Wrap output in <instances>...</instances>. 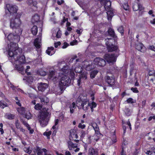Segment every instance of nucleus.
<instances>
[{
	"label": "nucleus",
	"mask_w": 155,
	"mask_h": 155,
	"mask_svg": "<svg viewBox=\"0 0 155 155\" xmlns=\"http://www.w3.org/2000/svg\"><path fill=\"white\" fill-rule=\"evenodd\" d=\"M140 4L138 3H135L133 5V9L134 11H137L139 9Z\"/></svg>",
	"instance_id": "obj_34"
},
{
	"label": "nucleus",
	"mask_w": 155,
	"mask_h": 155,
	"mask_svg": "<svg viewBox=\"0 0 155 155\" xmlns=\"http://www.w3.org/2000/svg\"><path fill=\"white\" fill-rule=\"evenodd\" d=\"M42 108V105L38 103L36 104L34 107L35 109L37 110H40Z\"/></svg>",
	"instance_id": "obj_40"
},
{
	"label": "nucleus",
	"mask_w": 155,
	"mask_h": 155,
	"mask_svg": "<svg viewBox=\"0 0 155 155\" xmlns=\"http://www.w3.org/2000/svg\"><path fill=\"white\" fill-rule=\"evenodd\" d=\"M68 46V44L66 42H64V45L62 46V48H66Z\"/></svg>",
	"instance_id": "obj_54"
},
{
	"label": "nucleus",
	"mask_w": 155,
	"mask_h": 155,
	"mask_svg": "<svg viewBox=\"0 0 155 155\" xmlns=\"http://www.w3.org/2000/svg\"><path fill=\"white\" fill-rule=\"evenodd\" d=\"M20 53L18 52L17 54L14 56V59L15 61H18L20 63H24L25 62V57L23 55L20 56Z\"/></svg>",
	"instance_id": "obj_13"
},
{
	"label": "nucleus",
	"mask_w": 155,
	"mask_h": 155,
	"mask_svg": "<svg viewBox=\"0 0 155 155\" xmlns=\"http://www.w3.org/2000/svg\"><path fill=\"white\" fill-rule=\"evenodd\" d=\"M105 80L108 84L110 86L114 85L115 84V80L114 78L113 77H110L108 76H106L105 77Z\"/></svg>",
	"instance_id": "obj_15"
},
{
	"label": "nucleus",
	"mask_w": 155,
	"mask_h": 155,
	"mask_svg": "<svg viewBox=\"0 0 155 155\" xmlns=\"http://www.w3.org/2000/svg\"><path fill=\"white\" fill-rule=\"evenodd\" d=\"M65 155H71V154L69 151L67 150L65 152Z\"/></svg>",
	"instance_id": "obj_63"
},
{
	"label": "nucleus",
	"mask_w": 155,
	"mask_h": 155,
	"mask_svg": "<svg viewBox=\"0 0 155 155\" xmlns=\"http://www.w3.org/2000/svg\"><path fill=\"white\" fill-rule=\"evenodd\" d=\"M111 139L113 143H114L116 142V136L115 134H113L112 137H111Z\"/></svg>",
	"instance_id": "obj_44"
},
{
	"label": "nucleus",
	"mask_w": 155,
	"mask_h": 155,
	"mask_svg": "<svg viewBox=\"0 0 155 155\" xmlns=\"http://www.w3.org/2000/svg\"><path fill=\"white\" fill-rule=\"evenodd\" d=\"M149 48L151 50L155 51V47H154V46L153 45L150 46L149 47Z\"/></svg>",
	"instance_id": "obj_59"
},
{
	"label": "nucleus",
	"mask_w": 155,
	"mask_h": 155,
	"mask_svg": "<svg viewBox=\"0 0 155 155\" xmlns=\"http://www.w3.org/2000/svg\"><path fill=\"white\" fill-rule=\"evenodd\" d=\"M107 18L108 20H110L112 17L114 15L113 12L111 11H109L107 12Z\"/></svg>",
	"instance_id": "obj_33"
},
{
	"label": "nucleus",
	"mask_w": 155,
	"mask_h": 155,
	"mask_svg": "<svg viewBox=\"0 0 155 155\" xmlns=\"http://www.w3.org/2000/svg\"><path fill=\"white\" fill-rule=\"evenodd\" d=\"M108 33L109 35L114 38H117V36L115 35L114 30L111 28H109L108 31Z\"/></svg>",
	"instance_id": "obj_20"
},
{
	"label": "nucleus",
	"mask_w": 155,
	"mask_h": 155,
	"mask_svg": "<svg viewBox=\"0 0 155 155\" xmlns=\"http://www.w3.org/2000/svg\"><path fill=\"white\" fill-rule=\"evenodd\" d=\"M6 116L7 118L10 120L14 119L15 117V115L12 114H7Z\"/></svg>",
	"instance_id": "obj_36"
},
{
	"label": "nucleus",
	"mask_w": 155,
	"mask_h": 155,
	"mask_svg": "<svg viewBox=\"0 0 155 155\" xmlns=\"http://www.w3.org/2000/svg\"><path fill=\"white\" fill-rule=\"evenodd\" d=\"M107 48L108 50L110 52L117 51L118 49V47L114 45L110 46H108V47Z\"/></svg>",
	"instance_id": "obj_21"
},
{
	"label": "nucleus",
	"mask_w": 155,
	"mask_h": 155,
	"mask_svg": "<svg viewBox=\"0 0 155 155\" xmlns=\"http://www.w3.org/2000/svg\"><path fill=\"white\" fill-rule=\"evenodd\" d=\"M18 45L16 44H13L10 46L9 50L8 55L10 57H13L14 59V56L17 54L18 53Z\"/></svg>",
	"instance_id": "obj_5"
},
{
	"label": "nucleus",
	"mask_w": 155,
	"mask_h": 155,
	"mask_svg": "<svg viewBox=\"0 0 155 155\" xmlns=\"http://www.w3.org/2000/svg\"><path fill=\"white\" fill-rule=\"evenodd\" d=\"M48 87L47 84L40 83L38 84V90L41 91H44Z\"/></svg>",
	"instance_id": "obj_18"
},
{
	"label": "nucleus",
	"mask_w": 155,
	"mask_h": 155,
	"mask_svg": "<svg viewBox=\"0 0 155 155\" xmlns=\"http://www.w3.org/2000/svg\"><path fill=\"white\" fill-rule=\"evenodd\" d=\"M135 48L136 49L142 52H144L146 50V47L141 43H136L135 44Z\"/></svg>",
	"instance_id": "obj_14"
},
{
	"label": "nucleus",
	"mask_w": 155,
	"mask_h": 155,
	"mask_svg": "<svg viewBox=\"0 0 155 155\" xmlns=\"http://www.w3.org/2000/svg\"><path fill=\"white\" fill-rule=\"evenodd\" d=\"M91 124V126L92 127L95 131V134L94 135V137L95 136L97 137L96 138H94V139H95L96 141H97L101 135L99 127L97 124L96 123H92Z\"/></svg>",
	"instance_id": "obj_6"
},
{
	"label": "nucleus",
	"mask_w": 155,
	"mask_h": 155,
	"mask_svg": "<svg viewBox=\"0 0 155 155\" xmlns=\"http://www.w3.org/2000/svg\"><path fill=\"white\" fill-rule=\"evenodd\" d=\"M117 56L113 54H106L104 56V58L109 63H113L116 60Z\"/></svg>",
	"instance_id": "obj_7"
},
{
	"label": "nucleus",
	"mask_w": 155,
	"mask_h": 155,
	"mask_svg": "<svg viewBox=\"0 0 155 155\" xmlns=\"http://www.w3.org/2000/svg\"><path fill=\"white\" fill-rule=\"evenodd\" d=\"M21 15L20 13H17L15 16L10 18V27L12 29H16L19 27L21 21L20 17Z\"/></svg>",
	"instance_id": "obj_2"
},
{
	"label": "nucleus",
	"mask_w": 155,
	"mask_h": 155,
	"mask_svg": "<svg viewBox=\"0 0 155 155\" xmlns=\"http://www.w3.org/2000/svg\"><path fill=\"white\" fill-rule=\"evenodd\" d=\"M69 139L70 140H73L74 138L77 139L78 138L76 130L74 129H71L70 130Z\"/></svg>",
	"instance_id": "obj_16"
},
{
	"label": "nucleus",
	"mask_w": 155,
	"mask_h": 155,
	"mask_svg": "<svg viewBox=\"0 0 155 155\" xmlns=\"http://www.w3.org/2000/svg\"><path fill=\"white\" fill-rule=\"evenodd\" d=\"M36 151L37 152V153L38 155H43V152H44L45 153L47 151V150L45 148L41 149L38 147L36 148Z\"/></svg>",
	"instance_id": "obj_23"
},
{
	"label": "nucleus",
	"mask_w": 155,
	"mask_h": 155,
	"mask_svg": "<svg viewBox=\"0 0 155 155\" xmlns=\"http://www.w3.org/2000/svg\"><path fill=\"white\" fill-rule=\"evenodd\" d=\"M150 23L153 24H155V18L153 19V20L150 21Z\"/></svg>",
	"instance_id": "obj_64"
},
{
	"label": "nucleus",
	"mask_w": 155,
	"mask_h": 155,
	"mask_svg": "<svg viewBox=\"0 0 155 155\" xmlns=\"http://www.w3.org/2000/svg\"><path fill=\"white\" fill-rule=\"evenodd\" d=\"M78 127L81 128H84L85 127V125L84 124L82 125L81 123H80L79 124Z\"/></svg>",
	"instance_id": "obj_56"
},
{
	"label": "nucleus",
	"mask_w": 155,
	"mask_h": 155,
	"mask_svg": "<svg viewBox=\"0 0 155 155\" xmlns=\"http://www.w3.org/2000/svg\"><path fill=\"white\" fill-rule=\"evenodd\" d=\"M83 67L87 71H90L94 68V65L91 62L84 61L83 63Z\"/></svg>",
	"instance_id": "obj_8"
},
{
	"label": "nucleus",
	"mask_w": 155,
	"mask_h": 155,
	"mask_svg": "<svg viewBox=\"0 0 155 155\" xmlns=\"http://www.w3.org/2000/svg\"><path fill=\"white\" fill-rule=\"evenodd\" d=\"M42 104L47 103L49 101V99L46 97L44 96L40 98Z\"/></svg>",
	"instance_id": "obj_30"
},
{
	"label": "nucleus",
	"mask_w": 155,
	"mask_h": 155,
	"mask_svg": "<svg viewBox=\"0 0 155 155\" xmlns=\"http://www.w3.org/2000/svg\"><path fill=\"white\" fill-rule=\"evenodd\" d=\"M64 1L63 0H61V1L58 0L57 1V3L59 5H61V4L63 3Z\"/></svg>",
	"instance_id": "obj_55"
},
{
	"label": "nucleus",
	"mask_w": 155,
	"mask_h": 155,
	"mask_svg": "<svg viewBox=\"0 0 155 155\" xmlns=\"http://www.w3.org/2000/svg\"><path fill=\"white\" fill-rule=\"evenodd\" d=\"M69 108H70V111L71 113H73L74 111V110L73 108H72L71 106H69Z\"/></svg>",
	"instance_id": "obj_62"
},
{
	"label": "nucleus",
	"mask_w": 155,
	"mask_h": 155,
	"mask_svg": "<svg viewBox=\"0 0 155 155\" xmlns=\"http://www.w3.org/2000/svg\"><path fill=\"white\" fill-rule=\"evenodd\" d=\"M31 114L30 112L27 113L25 114V117L28 119L31 118Z\"/></svg>",
	"instance_id": "obj_45"
},
{
	"label": "nucleus",
	"mask_w": 155,
	"mask_h": 155,
	"mask_svg": "<svg viewBox=\"0 0 155 155\" xmlns=\"http://www.w3.org/2000/svg\"><path fill=\"white\" fill-rule=\"evenodd\" d=\"M41 37L37 38L35 40L34 45L35 46L38 48H40L41 47Z\"/></svg>",
	"instance_id": "obj_19"
},
{
	"label": "nucleus",
	"mask_w": 155,
	"mask_h": 155,
	"mask_svg": "<svg viewBox=\"0 0 155 155\" xmlns=\"http://www.w3.org/2000/svg\"><path fill=\"white\" fill-rule=\"evenodd\" d=\"M70 106H71L72 108H76V106L75 105V104L74 102H73L72 104Z\"/></svg>",
	"instance_id": "obj_60"
},
{
	"label": "nucleus",
	"mask_w": 155,
	"mask_h": 155,
	"mask_svg": "<svg viewBox=\"0 0 155 155\" xmlns=\"http://www.w3.org/2000/svg\"><path fill=\"white\" fill-rule=\"evenodd\" d=\"M16 69L17 70L19 71H20L22 72L23 71H24V68L21 65H16V67H15Z\"/></svg>",
	"instance_id": "obj_35"
},
{
	"label": "nucleus",
	"mask_w": 155,
	"mask_h": 155,
	"mask_svg": "<svg viewBox=\"0 0 155 155\" xmlns=\"http://www.w3.org/2000/svg\"><path fill=\"white\" fill-rule=\"evenodd\" d=\"M24 150L26 153L28 154H30L32 151V150H30L29 147H24Z\"/></svg>",
	"instance_id": "obj_41"
},
{
	"label": "nucleus",
	"mask_w": 155,
	"mask_h": 155,
	"mask_svg": "<svg viewBox=\"0 0 155 155\" xmlns=\"http://www.w3.org/2000/svg\"><path fill=\"white\" fill-rule=\"evenodd\" d=\"M127 101L128 103H130L131 104L134 103L133 99L131 98H129L127 100Z\"/></svg>",
	"instance_id": "obj_52"
},
{
	"label": "nucleus",
	"mask_w": 155,
	"mask_h": 155,
	"mask_svg": "<svg viewBox=\"0 0 155 155\" xmlns=\"http://www.w3.org/2000/svg\"><path fill=\"white\" fill-rule=\"evenodd\" d=\"M38 118L42 127H45L47 125L49 120L48 118V113L46 111L40 112Z\"/></svg>",
	"instance_id": "obj_3"
},
{
	"label": "nucleus",
	"mask_w": 155,
	"mask_h": 155,
	"mask_svg": "<svg viewBox=\"0 0 155 155\" xmlns=\"http://www.w3.org/2000/svg\"><path fill=\"white\" fill-rule=\"evenodd\" d=\"M5 11L7 10L11 15H15L17 14V12L18 9V7L15 5L12 4H8L6 5L5 6Z\"/></svg>",
	"instance_id": "obj_4"
},
{
	"label": "nucleus",
	"mask_w": 155,
	"mask_h": 155,
	"mask_svg": "<svg viewBox=\"0 0 155 155\" xmlns=\"http://www.w3.org/2000/svg\"><path fill=\"white\" fill-rule=\"evenodd\" d=\"M150 81H152V82L155 84V74L154 75L153 77L150 79Z\"/></svg>",
	"instance_id": "obj_58"
},
{
	"label": "nucleus",
	"mask_w": 155,
	"mask_h": 155,
	"mask_svg": "<svg viewBox=\"0 0 155 155\" xmlns=\"http://www.w3.org/2000/svg\"><path fill=\"white\" fill-rule=\"evenodd\" d=\"M7 106V104L3 101H0V107L2 108Z\"/></svg>",
	"instance_id": "obj_39"
},
{
	"label": "nucleus",
	"mask_w": 155,
	"mask_h": 155,
	"mask_svg": "<svg viewBox=\"0 0 155 155\" xmlns=\"http://www.w3.org/2000/svg\"><path fill=\"white\" fill-rule=\"evenodd\" d=\"M81 137L82 138L84 137L85 136V132L84 131H82L81 132Z\"/></svg>",
	"instance_id": "obj_61"
},
{
	"label": "nucleus",
	"mask_w": 155,
	"mask_h": 155,
	"mask_svg": "<svg viewBox=\"0 0 155 155\" xmlns=\"http://www.w3.org/2000/svg\"><path fill=\"white\" fill-rule=\"evenodd\" d=\"M81 102V105L83 109L84 110H87L91 106V104L89 103L87 99L84 100Z\"/></svg>",
	"instance_id": "obj_17"
},
{
	"label": "nucleus",
	"mask_w": 155,
	"mask_h": 155,
	"mask_svg": "<svg viewBox=\"0 0 155 155\" xmlns=\"http://www.w3.org/2000/svg\"><path fill=\"white\" fill-rule=\"evenodd\" d=\"M68 147L70 150H72V148H76L77 147L76 143H74L71 141H69L68 143Z\"/></svg>",
	"instance_id": "obj_22"
},
{
	"label": "nucleus",
	"mask_w": 155,
	"mask_h": 155,
	"mask_svg": "<svg viewBox=\"0 0 155 155\" xmlns=\"http://www.w3.org/2000/svg\"><path fill=\"white\" fill-rule=\"evenodd\" d=\"M92 105L91 107H92L93 108H95L96 107L97 104L96 103L94 102H93L91 103Z\"/></svg>",
	"instance_id": "obj_57"
},
{
	"label": "nucleus",
	"mask_w": 155,
	"mask_h": 155,
	"mask_svg": "<svg viewBox=\"0 0 155 155\" xmlns=\"http://www.w3.org/2000/svg\"><path fill=\"white\" fill-rule=\"evenodd\" d=\"M74 71L77 73H80L82 71V68L80 66H77L74 68Z\"/></svg>",
	"instance_id": "obj_37"
},
{
	"label": "nucleus",
	"mask_w": 155,
	"mask_h": 155,
	"mask_svg": "<svg viewBox=\"0 0 155 155\" xmlns=\"http://www.w3.org/2000/svg\"><path fill=\"white\" fill-rule=\"evenodd\" d=\"M105 41H106V45L107 46V47H108V46H110V45H113V44H112V42L114 41V40L113 38H107L106 39H105Z\"/></svg>",
	"instance_id": "obj_25"
},
{
	"label": "nucleus",
	"mask_w": 155,
	"mask_h": 155,
	"mask_svg": "<svg viewBox=\"0 0 155 155\" xmlns=\"http://www.w3.org/2000/svg\"><path fill=\"white\" fill-rule=\"evenodd\" d=\"M61 31L60 30H59L57 33V34L56 35V36L57 38H60L61 37Z\"/></svg>",
	"instance_id": "obj_50"
},
{
	"label": "nucleus",
	"mask_w": 155,
	"mask_h": 155,
	"mask_svg": "<svg viewBox=\"0 0 155 155\" xmlns=\"http://www.w3.org/2000/svg\"><path fill=\"white\" fill-rule=\"evenodd\" d=\"M28 3L31 6H34L37 8V2L35 0H28Z\"/></svg>",
	"instance_id": "obj_24"
},
{
	"label": "nucleus",
	"mask_w": 155,
	"mask_h": 155,
	"mask_svg": "<svg viewBox=\"0 0 155 155\" xmlns=\"http://www.w3.org/2000/svg\"><path fill=\"white\" fill-rule=\"evenodd\" d=\"M89 151L91 155H98V150L97 149L90 148L89 149Z\"/></svg>",
	"instance_id": "obj_26"
},
{
	"label": "nucleus",
	"mask_w": 155,
	"mask_h": 155,
	"mask_svg": "<svg viewBox=\"0 0 155 155\" xmlns=\"http://www.w3.org/2000/svg\"><path fill=\"white\" fill-rule=\"evenodd\" d=\"M118 31H119L121 34V35H123L124 34V28L123 26H121L120 27L117 29Z\"/></svg>",
	"instance_id": "obj_42"
},
{
	"label": "nucleus",
	"mask_w": 155,
	"mask_h": 155,
	"mask_svg": "<svg viewBox=\"0 0 155 155\" xmlns=\"http://www.w3.org/2000/svg\"><path fill=\"white\" fill-rule=\"evenodd\" d=\"M31 31L33 35H36L38 31L37 26H34L31 29Z\"/></svg>",
	"instance_id": "obj_31"
},
{
	"label": "nucleus",
	"mask_w": 155,
	"mask_h": 155,
	"mask_svg": "<svg viewBox=\"0 0 155 155\" xmlns=\"http://www.w3.org/2000/svg\"><path fill=\"white\" fill-rule=\"evenodd\" d=\"M54 48L53 47H48L46 50V53L48 55H51L54 53Z\"/></svg>",
	"instance_id": "obj_28"
},
{
	"label": "nucleus",
	"mask_w": 155,
	"mask_h": 155,
	"mask_svg": "<svg viewBox=\"0 0 155 155\" xmlns=\"http://www.w3.org/2000/svg\"><path fill=\"white\" fill-rule=\"evenodd\" d=\"M61 44L60 41H58L57 42L55 43L54 44V47L55 48H57L58 45H60Z\"/></svg>",
	"instance_id": "obj_53"
},
{
	"label": "nucleus",
	"mask_w": 155,
	"mask_h": 155,
	"mask_svg": "<svg viewBox=\"0 0 155 155\" xmlns=\"http://www.w3.org/2000/svg\"><path fill=\"white\" fill-rule=\"evenodd\" d=\"M15 126L17 129H19L20 128V124L18 119L16 120L15 121Z\"/></svg>",
	"instance_id": "obj_49"
},
{
	"label": "nucleus",
	"mask_w": 155,
	"mask_h": 155,
	"mask_svg": "<svg viewBox=\"0 0 155 155\" xmlns=\"http://www.w3.org/2000/svg\"><path fill=\"white\" fill-rule=\"evenodd\" d=\"M61 72L59 73V76L61 77V74L63 76H61V81L59 83V87L61 91H63L65 90V86H68L70 84L71 80L63 72Z\"/></svg>",
	"instance_id": "obj_1"
},
{
	"label": "nucleus",
	"mask_w": 155,
	"mask_h": 155,
	"mask_svg": "<svg viewBox=\"0 0 155 155\" xmlns=\"http://www.w3.org/2000/svg\"><path fill=\"white\" fill-rule=\"evenodd\" d=\"M18 111L21 114H23L25 112V109L23 107H21L18 109Z\"/></svg>",
	"instance_id": "obj_38"
},
{
	"label": "nucleus",
	"mask_w": 155,
	"mask_h": 155,
	"mask_svg": "<svg viewBox=\"0 0 155 155\" xmlns=\"http://www.w3.org/2000/svg\"><path fill=\"white\" fill-rule=\"evenodd\" d=\"M56 72L55 70H50L49 71L48 78L49 79L55 81L58 79V77L56 75Z\"/></svg>",
	"instance_id": "obj_9"
},
{
	"label": "nucleus",
	"mask_w": 155,
	"mask_h": 155,
	"mask_svg": "<svg viewBox=\"0 0 155 155\" xmlns=\"http://www.w3.org/2000/svg\"><path fill=\"white\" fill-rule=\"evenodd\" d=\"M98 71L97 70H94L91 72L90 75V77L91 78H94L95 76L98 73Z\"/></svg>",
	"instance_id": "obj_32"
},
{
	"label": "nucleus",
	"mask_w": 155,
	"mask_h": 155,
	"mask_svg": "<svg viewBox=\"0 0 155 155\" xmlns=\"http://www.w3.org/2000/svg\"><path fill=\"white\" fill-rule=\"evenodd\" d=\"M102 4L104 5V7L106 8H110L111 5V2L109 0H105L104 3H101Z\"/></svg>",
	"instance_id": "obj_27"
},
{
	"label": "nucleus",
	"mask_w": 155,
	"mask_h": 155,
	"mask_svg": "<svg viewBox=\"0 0 155 155\" xmlns=\"http://www.w3.org/2000/svg\"><path fill=\"white\" fill-rule=\"evenodd\" d=\"M87 72H84L82 73L79 76V78L78 80V84L80 86L81 84L84 81L83 80H86L87 79Z\"/></svg>",
	"instance_id": "obj_11"
},
{
	"label": "nucleus",
	"mask_w": 155,
	"mask_h": 155,
	"mask_svg": "<svg viewBox=\"0 0 155 155\" xmlns=\"http://www.w3.org/2000/svg\"><path fill=\"white\" fill-rule=\"evenodd\" d=\"M131 90L134 92L136 93H137L139 92L138 91L137 87H132Z\"/></svg>",
	"instance_id": "obj_51"
},
{
	"label": "nucleus",
	"mask_w": 155,
	"mask_h": 155,
	"mask_svg": "<svg viewBox=\"0 0 155 155\" xmlns=\"http://www.w3.org/2000/svg\"><path fill=\"white\" fill-rule=\"evenodd\" d=\"M94 62L95 64L101 66H104L106 64V62L104 59L99 58H95Z\"/></svg>",
	"instance_id": "obj_10"
},
{
	"label": "nucleus",
	"mask_w": 155,
	"mask_h": 155,
	"mask_svg": "<svg viewBox=\"0 0 155 155\" xmlns=\"http://www.w3.org/2000/svg\"><path fill=\"white\" fill-rule=\"evenodd\" d=\"M123 8L125 10H128L129 9V7L127 3H124L123 5Z\"/></svg>",
	"instance_id": "obj_47"
},
{
	"label": "nucleus",
	"mask_w": 155,
	"mask_h": 155,
	"mask_svg": "<svg viewBox=\"0 0 155 155\" xmlns=\"http://www.w3.org/2000/svg\"><path fill=\"white\" fill-rule=\"evenodd\" d=\"M39 74L41 76H45L46 75V72L42 70L39 71Z\"/></svg>",
	"instance_id": "obj_43"
},
{
	"label": "nucleus",
	"mask_w": 155,
	"mask_h": 155,
	"mask_svg": "<svg viewBox=\"0 0 155 155\" xmlns=\"http://www.w3.org/2000/svg\"><path fill=\"white\" fill-rule=\"evenodd\" d=\"M125 113L127 115L129 116L131 113V111L128 108H127L125 110Z\"/></svg>",
	"instance_id": "obj_48"
},
{
	"label": "nucleus",
	"mask_w": 155,
	"mask_h": 155,
	"mask_svg": "<svg viewBox=\"0 0 155 155\" xmlns=\"http://www.w3.org/2000/svg\"><path fill=\"white\" fill-rule=\"evenodd\" d=\"M68 66H66L61 68L60 71L63 72V73H64L65 74L67 73H69V74H70L72 78L74 77L75 74L73 70L71 69L68 70Z\"/></svg>",
	"instance_id": "obj_12"
},
{
	"label": "nucleus",
	"mask_w": 155,
	"mask_h": 155,
	"mask_svg": "<svg viewBox=\"0 0 155 155\" xmlns=\"http://www.w3.org/2000/svg\"><path fill=\"white\" fill-rule=\"evenodd\" d=\"M39 16L37 14H36L33 16L32 21L33 23L37 22L39 21Z\"/></svg>",
	"instance_id": "obj_29"
},
{
	"label": "nucleus",
	"mask_w": 155,
	"mask_h": 155,
	"mask_svg": "<svg viewBox=\"0 0 155 155\" xmlns=\"http://www.w3.org/2000/svg\"><path fill=\"white\" fill-rule=\"evenodd\" d=\"M51 131H49L48 132H44L43 134V135H45L47 136L48 138V137H49V136L51 134Z\"/></svg>",
	"instance_id": "obj_46"
}]
</instances>
